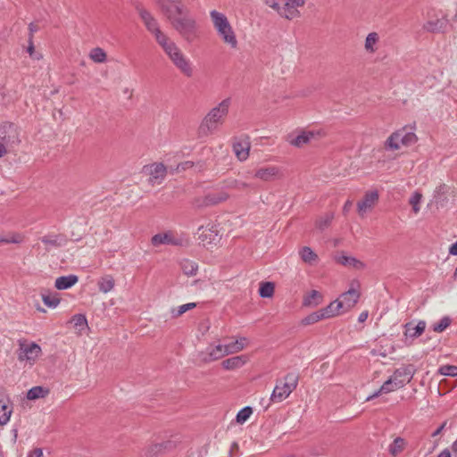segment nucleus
<instances>
[{"mask_svg":"<svg viewBox=\"0 0 457 457\" xmlns=\"http://www.w3.org/2000/svg\"><path fill=\"white\" fill-rule=\"evenodd\" d=\"M180 268L184 274L187 276H194L196 274V271L198 270V265L190 260L185 259L181 261L180 262Z\"/></svg>","mask_w":457,"mask_h":457,"instance_id":"38","label":"nucleus"},{"mask_svg":"<svg viewBox=\"0 0 457 457\" xmlns=\"http://www.w3.org/2000/svg\"><path fill=\"white\" fill-rule=\"evenodd\" d=\"M414 369L412 365L403 366L395 370L390 377L395 387L402 388L413 378Z\"/></svg>","mask_w":457,"mask_h":457,"instance_id":"11","label":"nucleus"},{"mask_svg":"<svg viewBox=\"0 0 457 457\" xmlns=\"http://www.w3.org/2000/svg\"><path fill=\"white\" fill-rule=\"evenodd\" d=\"M151 243L154 246H159L162 245H182L184 243V239L181 237H179L174 234L172 231H166L164 233H158L154 235Z\"/></svg>","mask_w":457,"mask_h":457,"instance_id":"12","label":"nucleus"},{"mask_svg":"<svg viewBox=\"0 0 457 457\" xmlns=\"http://www.w3.org/2000/svg\"><path fill=\"white\" fill-rule=\"evenodd\" d=\"M368 316H369V312L367 311L361 312L358 317V321L361 323L366 321V320L368 319Z\"/></svg>","mask_w":457,"mask_h":457,"instance_id":"62","label":"nucleus"},{"mask_svg":"<svg viewBox=\"0 0 457 457\" xmlns=\"http://www.w3.org/2000/svg\"><path fill=\"white\" fill-rule=\"evenodd\" d=\"M302 260L309 264H312L318 260V255L309 246H304L300 251Z\"/></svg>","mask_w":457,"mask_h":457,"instance_id":"39","label":"nucleus"},{"mask_svg":"<svg viewBox=\"0 0 457 457\" xmlns=\"http://www.w3.org/2000/svg\"><path fill=\"white\" fill-rule=\"evenodd\" d=\"M172 64L186 77L191 78L194 74L193 64L177 46L167 54Z\"/></svg>","mask_w":457,"mask_h":457,"instance_id":"6","label":"nucleus"},{"mask_svg":"<svg viewBox=\"0 0 457 457\" xmlns=\"http://www.w3.org/2000/svg\"><path fill=\"white\" fill-rule=\"evenodd\" d=\"M167 17L173 29L187 42L194 41L197 37V23L185 6L183 13L171 14Z\"/></svg>","mask_w":457,"mask_h":457,"instance_id":"2","label":"nucleus"},{"mask_svg":"<svg viewBox=\"0 0 457 457\" xmlns=\"http://www.w3.org/2000/svg\"><path fill=\"white\" fill-rule=\"evenodd\" d=\"M162 443H150L144 448V454L147 457H156L162 454Z\"/></svg>","mask_w":457,"mask_h":457,"instance_id":"36","label":"nucleus"},{"mask_svg":"<svg viewBox=\"0 0 457 457\" xmlns=\"http://www.w3.org/2000/svg\"><path fill=\"white\" fill-rule=\"evenodd\" d=\"M7 244H20L23 241V237L20 234H12V236L6 237Z\"/></svg>","mask_w":457,"mask_h":457,"instance_id":"57","label":"nucleus"},{"mask_svg":"<svg viewBox=\"0 0 457 457\" xmlns=\"http://www.w3.org/2000/svg\"><path fill=\"white\" fill-rule=\"evenodd\" d=\"M252 187L251 184L246 183L245 181L236 179H230L226 181V187L229 189H236V190H245L247 188H250Z\"/></svg>","mask_w":457,"mask_h":457,"instance_id":"42","label":"nucleus"},{"mask_svg":"<svg viewBox=\"0 0 457 457\" xmlns=\"http://www.w3.org/2000/svg\"><path fill=\"white\" fill-rule=\"evenodd\" d=\"M253 409L250 406H245L243 409H241L236 417L237 422L239 424L245 423L252 415Z\"/></svg>","mask_w":457,"mask_h":457,"instance_id":"47","label":"nucleus"},{"mask_svg":"<svg viewBox=\"0 0 457 457\" xmlns=\"http://www.w3.org/2000/svg\"><path fill=\"white\" fill-rule=\"evenodd\" d=\"M360 298V292L351 287L348 291L343 293L337 302L341 303V308L343 309V312L349 311L353 308L358 302Z\"/></svg>","mask_w":457,"mask_h":457,"instance_id":"16","label":"nucleus"},{"mask_svg":"<svg viewBox=\"0 0 457 457\" xmlns=\"http://www.w3.org/2000/svg\"><path fill=\"white\" fill-rule=\"evenodd\" d=\"M120 106L125 110H129L134 106L133 95L134 90L130 87H124L121 91Z\"/></svg>","mask_w":457,"mask_h":457,"instance_id":"32","label":"nucleus"},{"mask_svg":"<svg viewBox=\"0 0 457 457\" xmlns=\"http://www.w3.org/2000/svg\"><path fill=\"white\" fill-rule=\"evenodd\" d=\"M426 328V321L420 320L417 325H413L412 322H408L404 325V337L406 339H415L421 336V334L425 331Z\"/></svg>","mask_w":457,"mask_h":457,"instance_id":"21","label":"nucleus"},{"mask_svg":"<svg viewBox=\"0 0 457 457\" xmlns=\"http://www.w3.org/2000/svg\"><path fill=\"white\" fill-rule=\"evenodd\" d=\"M89 56L96 63H103L106 61V54L100 47L93 48L90 51Z\"/></svg>","mask_w":457,"mask_h":457,"instance_id":"43","label":"nucleus"},{"mask_svg":"<svg viewBox=\"0 0 457 457\" xmlns=\"http://www.w3.org/2000/svg\"><path fill=\"white\" fill-rule=\"evenodd\" d=\"M320 311L324 314V319H328L338 315L341 312H343V309L341 308V303L336 300Z\"/></svg>","mask_w":457,"mask_h":457,"instance_id":"33","label":"nucleus"},{"mask_svg":"<svg viewBox=\"0 0 457 457\" xmlns=\"http://www.w3.org/2000/svg\"><path fill=\"white\" fill-rule=\"evenodd\" d=\"M333 219V215L330 214V213H327L325 214L324 216L320 217L317 221H316V226L323 230L325 229L326 228L328 227V225L330 224L331 220Z\"/></svg>","mask_w":457,"mask_h":457,"instance_id":"51","label":"nucleus"},{"mask_svg":"<svg viewBox=\"0 0 457 457\" xmlns=\"http://www.w3.org/2000/svg\"><path fill=\"white\" fill-rule=\"evenodd\" d=\"M422 195L419 192H414L413 195L410 198V204L412 205L413 212L415 213L419 212L420 211V203L421 201Z\"/></svg>","mask_w":457,"mask_h":457,"instance_id":"52","label":"nucleus"},{"mask_svg":"<svg viewBox=\"0 0 457 457\" xmlns=\"http://www.w3.org/2000/svg\"><path fill=\"white\" fill-rule=\"evenodd\" d=\"M79 280L78 276L71 274L55 279L54 286L58 290H65L73 287Z\"/></svg>","mask_w":457,"mask_h":457,"instance_id":"26","label":"nucleus"},{"mask_svg":"<svg viewBox=\"0 0 457 457\" xmlns=\"http://www.w3.org/2000/svg\"><path fill=\"white\" fill-rule=\"evenodd\" d=\"M299 375L289 372L282 378L276 380L275 387L270 395V403H281L286 400L298 386Z\"/></svg>","mask_w":457,"mask_h":457,"instance_id":"4","label":"nucleus"},{"mask_svg":"<svg viewBox=\"0 0 457 457\" xmlns=\"http://www.w3.org/2000/svg\"><path fill=\"white\" fill-rule=\"evenodd\" d=\"M424 29L427 30V31H429V32H438L440 31L441 29V22L440 21H428L425 25H424Z\"/></svg>","mask_w":457,"mask_h":457,"instance_id":"54","label":"nucleus"},{"mask_svg":"<svg viewBox=\"0 0 457 457\" xmlns=\"http://www.w3.org/2000/svg\"><path fill=\"white\" fill-rule=\"evenodd\" d=\"M225 345H218L215 347L208 348L207 354L203 358V361L204 362H210L228 355V353H225Z\"/></svg>","mask_w":457,"mask_h":457,"instance_id":"25","label":"nucleus"},{"mask_svg":"<svg viewBox=\"0 0 457 457\" xmlns=\"http://www.w3.org/2000/svg\"><path fill=\"white\" fill-rule=\"evenodd\" d=\"M72 323L76 328L82 331L87 328V320L85 315L76 314L72 317Z\"/></svg>","mask_w":457,"mask_h":457,"instance_id":"45","label":"nucleus"},{"mask_svg":"<svg viewBox=\"0 0 457 457\" xmlns=\"http://www.w3.org/2000/svg\"><path fill=\"white\" fill-rule=\"evenodd\" d=\"M446 426V421L443 422L433 433H432V436L435 437V436H437L439 434L442 433V431L445 429Z\"/></svg>","mask_w":457,"mask_h":457,"instance_id":"61","label":"nucleus"},{"mask_svg":"<svg viewBox=\"0 0 457 457\" xmlns=\"http://www.w3.org/2000/svg\"><path fill=\"white\" fill-rule=\"evenodd\" d=\"M19 137L15 127L12 124L0 126V144L7 149V146L19 143Z\"/></svg>","mask_w":457,"mask_h":457,"instance_id":"15","label":"nucleus"},{"mask_svg":"<svg viewBox=\"0 0 457 457\" xmlns=\"http://www.w3.org/2000/svg\"><path fill=\"white\" fill-rule=\"evenodd\" d=\"M395 389H398V387H395L394 382L392 381L391 378L385 381L383 385L380 386V392H383L384 394L393 392Z\"/></svg>","mask_w":457,"mask_h":457,"instance_id":"55","label":"nucleus"},{"mask_svg":"<svg viewBox=\"0 0 457 457\" xmlns=\"http://www.w3.org/2000/svg\"><path fill=\"white\" fill-rule=\"evenodd\" d=\"M407 442L404 438L401 436H397L394 439V441L388 445V453L393 457H397L400 455L406 448Z\"/></svg>","mask_w":457,"mask_h":457,"instance_id":"27","label":"nucleus"},{"mask_svg":"<svg viewBox=\"0 0 457 457\" xmlns=\"http://www.w3.org/2000/svg\"><path fill=\"white\" fill-rule=\"evenodd\" d=\"M43 303L49 308H55L59 303L60 300L56 296L43 295Z\"/></svg>","mask_w":457,"mask_h":457,"instance_id":"53","label":"nucleus"},{"mask_svg":"<svg viewBox=\"0 0 457 457\" xmlns=\"http://www.w3.org/2000/svg\"><path fill=\"white\" fill-rule=\"evenodd\" d=\"M43 450L41 448H35L32 451H29L27 454V457H43Z\"/></svg>","mask_w":457,"mask_h":457,"instance_id":"58","label":"nucleus"},{"mask_svg":"<svg viewBox=\"0 0 457 457\" xmlns=\"http://www.w3.org/2000/svg\"><path fill=\"white\" fill-rule=\"evenodd\" d=\"M40 240L47 246V251L50 250V248H59L64 246L67 243L66 237L61 234H47L42 237Z\"/></svg>","mask_w":457,"mask_h":457,"instance_id":"20","label":"nucleus"},{"mask_svg":"<svg viewBox=\"0 0 457 457\" xmlns=\"http://www.w3.org/2000/svg\"><path fill=\"white\" fill-rule=\"evenodd\" d=\"M321 320H324V314L320 312V311L314 312L308 316H306L302 320V324L303 325H311L314 324Z\"/></svg>","mask_w":457,"mask_h":457,"instance_id":"46","label":"nucleus"},{"mask_svg":"<svg viewBox=\"0 0 457 457\" xmlns=\"http://www.w3.org/2000/svg\"><path fill=\"white\" fill-rule=\"evenodd\" d=\"M198 230L199 239L204 245L214 243L219 237L218 229L216 226L212 224H208L207 226H201Z\"/></svg>","mask_w":457,"mask_h":457,"instance_id":"17","label":"nucleus"},{"mask_svg":"<svg viewBox=\"0 0 457 457\" xmlns=\"http://www.w3.org/2000/svg\"><path fill=\"white\" fill-rule=\"evenodd\" d=\"M436 457H451L449 449H444Z\"/></svg>","mask_w":457,"mask_h":457,"instance_id":"63","label":"nucleus"},{"mask_svg":"<svg viewBox=\"0 0 457 457\" xmlns=\"http://www.w3.org/2000/svg\"><path fill=\"white\" fill-rule=\"evenodd\" d=\"M322 299V295L317 290H312L307 295L303 298V305L304 306H317L320 303Z\"/></svg>","mask_w":457,"mask_h":457,"instance_id":"34","label":"nucleus"},{"mask_svg":"<svg viewBox=\"0 0 457 457\" xmlns=\"http://www.w3.org/2000/svg\"><path fill=\"white\" fill-rule=\"evenodd\" d=\"M48 393L47 389H45L43 386H33L27 392V398L29 400H36L39 398L45 397Z\"/></svg>","mask_w":457,"mask_h":457,"instance_id":"41","label":"nucleus"},{"mask_svg":"<svg viewBox=\"0 0 457 457\" xmlns=\"http://www.w3.org/2000/svg\"><path fill=\"white\" fill-rule=\"evenodd\" d=\"M337 262L344 266L353 267L357 270H363L365 268V263L351 256L339 255L337 257Z\"/></svg>","mask_w":457,"mask_h":457,"instance_id":"30","label":"nucleus"},{"mask_svg":"<svg viewBox=\"0 0 457 457\" xmlns=\"http://www.w3.org/2000/svg\"><path fill=\"white\" fill-rule=\"evenodd\" d=\"M284 2H286V0H265V4L277 12V13L280 16Z\"/></svg>","mask_w":457,"mask_h":457,"instance_id":"50","label":"nucleus"},{"mask_svg":"<svg viewBox=\"0 0 457 457\" xmlns=\"http://www.w3.org/2000/svg\"><path fill=\"white\" fill-rule=\"evenodd\" d=\"M142 173L149 177L148 182L150 185H160L166 177L167 168L162 162H154L152 164L145 165L142 168Z\"/></svg>","mask_w":457,"mask_h":457,"instance_id":"9","label":"nucleus"},{"mask_svg":"<svg viewBox=\"0 0 457 457\" xmlns=\"http://www.w3.org/2000/svg\"><path fill=\"white\" fill-rule=\"evenodd\" d=\"M313 137L314 133L312 131H303L295 137L290 139L289 143L294 146L302 147L308 144Z\"/></svg>","mask_w":457,"mask_h":457,"instance_id":"31","label":"nucleus"},{"mask_svg":"<svg viewBox=\"0 0 457 457\" xmlns=\"http://www.w3.org/2000/svg\"><path fill=\"white\" fill-rule=\"evenodd\" d=\"M210 17L213 28L222 42L232 49L237 48L238 41L227 16L220 12L212 10L210 12Z\"/></svg>","mask_w":457,"mask_h":457,"instance_id":"3","label":"nucleus"},{"mask_svg":"<svg viewBox=\"0 0 457 457\" xmlns=\"http://www.w3.org/2000/svg\"><path fill=\"white\" fill-rule=\"evenodd\" d=\"M275 285L272 282H262L259 287V295L262 298H270L274 295Z\"/></svg>","mask_w":457,"mask_h":457,"instance_id":"40","label":"nucleus"},{"mask_svg":"<svg viewBox=\"0 0 457 457\" xmlns=\"http://www.w3.org/2000/svg\"><path fill=\"white\" fill-rule=\"evenodd\" d=\"M229 197V195L224 191H220L218 193L208 194L205 197L206 203L208 204H218L220 203L225 202Z\"/></svg>","mask_w":457,"mask_h":457,"instance_id":"35","label":"nucleus"},{"mask_svg":"<svg viewBox=\"0 0 457 457\" xmlns=\"http://www.w3.org/2000/svg\"><path fill=\"white\" fill-rule=\"evenodd\" d=\"M449 253L453 255H457V241L451 245Z\"/></svg>","mask_w":457,"mask_h":457,"instance_id":"64","label":"nucleus"},{"mask_svg":"<svg viewBox=\"0 0 457 457\" xmlns=\"http://www.w3.org/2000/svg\"><path fill=\"white\" fill-rule=\"evenodd\" d=\"M304 4L305 0H286L280 16L289 21L298 19L302 15L298 8Z\"/></svg>","mask_w":457,"mask_h":457,"instance_id":"13","label":"nucleus"},{"mask_svg":"<svg viewBox=\"0 0 457 457\" xmlns=\"http://www.w3.org/2000/svg\"><path fill=\"white\" fill-rule=\"evenodd\" d=\"M248 361L249 357L243 354L226 359L221 362V365L224 370H232L243 367Z\"/></svg>","mask_w":457,"mask_h":457,"instance_id":"22","label":"nucleus"},{"mask_svg":"<svg viewBox=\"0 0 457 457\" xmlns=\"http://www.w3.org/2000/svg\"><path fill=\"white\" fill-rule=\"evenodd\" d=\"M247 344L248 339L245 337H242L232 343L225 345V353L229 355L239 353L245 348Z\"/></svg>","mask_w":457,"mask_h":457,"instance_id":"28","label":"nucleus"},{"mask_svg":"<svg viewBox=\"0 0 457 457\" xmlns=\"http://www.w3.org/2000/svg\"><path fill=\"white\" fill-rule=\"evenodd\" d=\"M163 15L172 17L171 14L183 13L185 4L183 0H154Z\"/></svg>","mask_w":457,"mask_h":457,"instance_id":"10","label":"nucleus"},{"mask_svg":"<svg viewBox=\"0 0 457 457\" xmlns=\"http://www.w3.org/2000/svg\"><path fill=\"white\" fill-rule=\"evenodd\" d=\"M38 30V28L33 23L30 22L29 24V38H31L33 40L34 33Z\"/></svg>","mask_w":457,"mask_h":457,"instance_id":"60","label":"nucleus"},{"mask_svg":"<svg viewBox=\"0 0 457 457\" xmlns=\"http://www.w3.org/2000/svg\"><path fill=\"white\" fill-rule=\"evenodd\" d=\"M135 9L141 22L144 24L145 29L153 37H154L155 35H157V33L162 31L160 22L151 10H149L140 3L136 4Z\"/></svg>","mask_w":457,"mask_h":457,"instance_id":"7","label":"nucleus"},{"mask_svg":"<svg viewBox=\"0 0 457 457\" xmlns=\"http://www.w3.org/2000/svg\"><path fill=\"white\" fill-rule=\"evenodd\" d=\"M155 42L162 49L165 54L170 52L177 44L162 30L154 37Z\"/></svg>","mask_w":457,"mask_h":457,"instance_id":"23","label":"nucleus"},{"mask_svg":"<svg viewBox=\"0 0 457 457\" xmlns=\"http://www.w3.org/2000/svg\"><path fill=\"white\" fill-rule=\"evenodd\" d=\"M230 99L222 100L217 106L212 108L202 120L198 134L201 137H206L217 131L219 126L223 123L228 113Z\"/></svg>","mask_w":457,"mask_h":457,"instance_id":"1","label":"nucleus"},{"mask_svg":"<svg viewBox=\"0 0 457 457\" xmlns=\"http://www.w3.org/2000/svg\"><path fill=\"white\" fill-rule=\"evenodd\" d=\"M42 353L39 345L34 342H20L17 351V357L20 361H27L29 365H33Z\"/></svg>","mask_w":457,"mask_h":457,"instance_id":"8","label":"nucleus"},{"mask_svg":"<svg viewBox=\"0 0 457 457\" xmlns=\"http://www.w3.org/2000/svg\"><path fill=\"white\" fill-rule=\"evenodd\" d=\"M28 43H29V46L27 47V52L30 57H33L34 54H35V46H34L33 40L31 38H29Z\"/></svg>","mask_w":457,"mask_h":457,"instance_id":"59","label":"nucleus"},{"mask_svg":"<svg viewBox=\"0 0 457 457\" xmlns=\"http://www.w3.org/2000/svg\"><path fill=\"white\" fill-rule=\"evenodd\" d=\"M452 320L448 316L443 317L437 323L433 324V330L437 333L445 331L451 324Z\"/></svg>","mask_w":457,"mask_h":457,"instance_id":"48","label":"nucleus"},{"mask_svg":"<svg viewBox=\"0 0 457 457\" xmlns=\"http://www.w3.org/2000/svg\"><path fill=\"white\" fill-rule=\"evenodd\" d=\"M178 443H179V440H177V439H170V440L162 442L163 453L176 448Z\"/></svg>","mask_w":457,"mask_h":457,"instance_id":"56","label":"nucleus"},{"mask_svg":"<svg viewBox=\"0 0 457 457\" xmlns=\"http://www.w3.org/2000/svg\"><path fill=\"white\" fill-rule=\"evenodd\" d=\"M438 372L440 375H443V376L457 377V366L443 365L439 368Z\"/></svg>","mask_w":457,"mask_h":457,"instance_id":"49","label":"nucleus"},{"mask_svg":"<svg viewBox=\"0 0 457 457\" xmlns=\"http://www.w3.org/2000/svg\"><path fill=\"white\" fill-rule=\"evenodd\" d=\"M195 307H196L195 303H188L186 304H182L178 308L171 309L170 313L173 318H178L184 314L186 312L194 309Z\"/></svg>","mask_w":457,"mask_h":457,"instance_id":"44","label":"nucleus"},{"mask_svg":"<svg viewBox=\"0 0 457 457\" xmlns=\"http://www.w3.org/2000/svg\"><path fill=\"white\" fill-rule=\"evenodd\" d=\"M417 141L418 137L413 132V128L403 127L389 136L385 145L387 149L398 150L402 145L410 146Z\"/></svg>","mask_w":457,"mask_h":457,"instance_id":"5","label":"nucleus"},{"mask_svg":"<svg viewBox=\"0 0 457 457\" xmlns=\"http://www.w3.org/2000/svg\"><path fill=\"white\" fill-rule=\"evenodd\" d=\"M251 148L250 137L246 135L235 138L233 151L240 162L247 160Z\"/></svg>","mask_w":457,"mask_h":457,"instance_id":"14","label":"nucleus"},{"mask_svg":"<svg viewBox=\"0 0 457 457\" xmlns=\"http://www.w3.org/2000/svg\"><path fill=\"white\" fill-rule=\"evenodd\" d=\"M379 40L378 34L377 32H370L368 34L365 39L364 47L368 53L373 54L376 52L375 46Z\"/></svg>","mask_w":457,"mask_h":457,"instance_id":"37","label":"nucleus"},{"mask_svg":"<svg viewBox=\"0 0 457 457\" xmlns=\"http://www.w3.org/2000/svg\"><path fill=\"white\" fill-rule=\"evenodd\" d=\"M279 170L275 166H268L258 169L254 173V178L260 179L263 181H270L277 177Z\"/></svg>","mask_w":457,"mask_h":457,"instance_id":"24","label":"nucleus"},{"mask_svg":"<svg viewBox=\"0 0 457 457\" xmlns=\"http://www.w3.org/2000/svg\"><path fill=\"white\" fill-rule=\"evenodd\" d=\"M378 201V192L377 190H371L366 192L363 199L357 204L358 212L360 214L365 213L368 210H370L375 204Z\"/></svg>","mask_w":457,"mask_h":457,"instance_id":"18","label":"nucleus"},{"mask_svg":"<svg viewBox=\"0 0 457 457\" xmlns=\"http://www.w3.org/2000/svg\"><path fill=\"white\" fill-rule=\"evenodd\" d=\"M12 413V406L10 399L4 395H0V425L7 424Z\"/></svg>","mask_w":457,"mask_h":457,"instance_id":"19","label":"nucleus"},{"mask_svg":"<svg viewBox=\"0 0 457 457\" xmlns=\"http://www.w3.org/2000/svg\"><path fill=\"white\" fill-rule=\"evenodd\" d=\"M97 287L100 292L109 293L114 287V278L111 274L100 277L97 280Z\"/></svg>","mask_w":457,"mask_h":457,"instance_id":"29","label":"nucleus"}]
</instances>
